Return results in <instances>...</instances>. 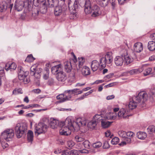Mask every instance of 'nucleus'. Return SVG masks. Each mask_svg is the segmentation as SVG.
<instances>
[{"mask_svg":"<svg viewBox=\"0 0 155 155\" xmlns=\"http://www.w3.org/2000/svg\"><path fill=\"white\" fill-rule=\"evenodd\" d=\"M103 147L104 149L108 148L110 147L108 142L107 141L104 142Z\"/></svg>","mask_w":155,"mask_h":155,"instance_id":"52","label":"nucleus"},{"mask_svg":"<svg viewBox=\"0 0 155 155\" xmlns=\"http://www.w3.org/2000/svg\"><path fill=\"white\" fill-rule=\"evenodd\" d=\"M72 69L71 63L70 61H68L64 63V69L67 72H70Z\"/></svg>","mask_w":155,"mask_h":155,"instance_id":"28","label":"nucleus"},{"mask_svg":"<svg viewBox=\"0 0 155 155\" xmlns=\"http://www.w3.org/2000/svg\"><path fill=\"white\" fill-rule=\"evenodd\" d=\"M116 84L117 83L116 82L110 83L107 85L105 86L104 87H105V88H107L108 87H111L116 85Z\"/></svg>","mask_w":155,"mask_h":155,"instance_id":"53","label":"nucleus"},{"mask_svg":"<svg viewBox=\"0 0 155 155\" xmlns=\"http://www.w3.org/2000/svg\"><path fill=\"white\" fill-rule=\"evenodd\" d=\"M62 151L60 149H58L54 151V153L55 154L62 153Z\"/></svg>","mask_w":155,"mask_h":155,"instance_id":"64","label":"nucleus"},{"mask_svg":"<svg viewBox=\"0 0 155 155\" xmlns=\"http://www.w3.org/2000/svg\"><path fill=\"white\" fill-rule=\"evenodd\" d=\"M84 11L86 14H89L90 12V10L91 8V4L90 1L89 0H86L84 4Z\"/></svg>","mask_w":155,"mask_h":155,"instance_id":"16","label":"nucleus"},{"mask_svg":"<svg viewBox=\"0 0 155 155\" xmlns=\"http://www.w3.org/2000/svg\"><path fill=\"white\" fill-rule=\"evenodd\" d=\"M14 135L13 130L7 129L3 131L1 134V136L7 141H9L12 139Z\"/></svg>","mask_w":155,"mask_h":155,"instance_id":"7","label":"nucleus"},{"mask_svg":"<svg viewBox=\"0 0 155 155\" xmlns=\"http://www.w3.org/2000/svg\"><path fill=\"white\" fill-rule=\"evenodd\" d=\"M143 70L142 67L137 69L131 70L129 71V73L131 75L137 74L142 72Z\"/></svg>","mask_w":155,"mask_h":155,"instance_id":"23","label":"nucleus"},{"mask_svg":"<svg viewBox=\"0 0 155 155\" xmlns=\"http://www.w3.org/2000/svg\"><path fill=\"white\" fill-rule=\"evenodd\" d=\"M48 2L49 6L51 7H53V0H48Z\"/></svg>","mask_w":155,"mask_h":155,"instance_id":"56","label":"nucleus"},{"mask_svg":"<svg viewBox=\"0 0 155 155\" xmlns=\"http://www.w3.org/2000/svg\"><path fill=\"white\" fill-rule=\"evenodd\" d=\"M137 136L138 138L140 139L143 140L147 137L146 133L143 132H140L137 133Z\"/></svg>","mask_w":155,"mask_h":155,"instance_id":"32","label":"nucleus"},{"mask_svg":"<svg viewBox=\"0 0 155 155\" xmlns=\"http://www.w3.org/2000/svg\"><path fill=\"white\" fill-rule=\"evenodd\" d=\"M90 11L89 14H91V16L93 17L98 16L101 14L100 7L96 5L92 6Z\"/></svg>","mask_w":155,"mask_h":155,"instance_id":"10","label":"nucleus"},{"mask_svg":"<svg viewBox=\"0 0 155 155\" xmlns=\"http://www.w3.org/2000/svg\"><path fill=\"white\" fill-rule=\"evenodd\" d=\"M54 79L52 78H49L47 84L50 86H52L54 84Z\"/></svg>","mask_w":155,"mask_h":155,"instance_id":"51","label":"nucleus"},{"mask_svg":"<svg viewBox=\"0 0 155 155\" xmlns=\"http://www.w3.org/2000/svg\"><path fill=\"white\" fill-rule=\"evenodd\" d=\"M104 118L102 117L101 115L99 114H96L94 117V120L97 121V122H101Z\"/></svg>","mask_w":155,"mask_h":155,"instance_id":"35","label":"nucleus"},{"mask_svg":"<svg viewBox=\"0 0 155 155\" xmlns=\"http://www.w3.org/2000/svg\"><path fill=\"white\" fill-rule=\"evenodd\" d=\"M99 66V62L97 60L93 61L91 63V68L93 71H95L97 70Z\"/></svg>","mask_w":155,"mask_h":155,"instance_id":"24","label":"nucleus"},{"mask_svg":"<svg viewBox=\"0 0 155 155\" xmlns=\"http://www.w3.org/2000/svg\"><path fill=\"white\" fill-rule=\"evenodd\" d=\"M80 5L79 2L78 0H75L74 2L73 3V11H75L78 8L79 5Z\"/></svg>","mask_w":155,"mask_h":155,"instance_id":"46","label":"nucleus"},{"mask_svg":"<svg viewBox=\"0 0 155 155\" xmlns=\"http://www.w3.org/2000/svg\"><path fill=\"white\" fill-rule=\"evenodd\" d=\"M113 61L112 53L111 52H107L104 56L101 58L100 60L101 68H105L107 64H110Z\"/></svg>","mask_w":155,"mask_h":155,"instance_id":"3","label":"nucleus"},{"mask_svg":"<svg viewBox=\"0 0 155 155\" xmlns=\"http://www.w3.org/2000/svg\"><path fill=\"white\" fill-rule=\"evenodd\" d=\"M102 146V143L100 142H98L93 144V146L95 148H98Z\"/></svg>","mask_w":155,"mask_h":155,"instance_id":"49","label":"nucleus"},{"mask_svg":"<svg viewBox=\"0 0 155 155\" xmlns=\"http://www.w3.org/2000/svg\"><path fill=\"white\" fill-rule=\"evenodd\" d=\"M48 77L49 73L48 72V71H47L46 73L44 74L43 76V78L44 79L47 80L48 78Z\"/></svg>","mask_w":155,"mask_h":155,"instance_id":"55","label":"nucleus"},{"mask_svg":"<svg viewBox=\"0 0 155 155\" xmlns=\"http://www.w3.org/2000/svg\"><path fill=\"white\" fill-rule=\"evenodd\" d=\"M128 112H126L124 108H121L118 113L117 116L120 119H126L127 118L129 115L128 114Z\"/></svg>","mask_w":155,"mask_h":155,"instance_id":"13","label":"nucleus"},{"mask_svg":"<svg viewBox=\"0 0 155 155\" xmlns=\"http://www.w3.org/2000/svg\"><path fill=\"white\" fill-rule=\"evenodd\" d=\"M23 92L22 89L20 88H15L12 91V94L15 95L18 94H22Z\"/></svg>","mask_w":155,"mask_h":155,"instance_id":"36","label":"nucleus"},{"mask_svg":"<svg viewBox=\"0 0 155 155\" xmlns=\"http://www.w3.org/2000/svg\"><path fill=\"white\" fill-rule=\"evenodd\" d=\"M98 122L95 120H93L91 121L90 122L88 123L89 125H91L92 127L94 128L97 124Z\"/></svg>","mask_w":155,"mask_h":155,"instance_id":"45","label":"nucleus"},{"mask_svg":"<svg viewBox=\"0 0 155 155\" xmlns=\"http://www.w3.org/2000/svg\"><path fill=\"white\" fill-rule=\"evenodd\" d=\"M152 71V69L150 68H148L145 70L144 72V76H146L150 74Z\"/></svg>","mask_w":155,"mask_h":155,"instance_id":"43","label":"nucleus"},{"mask_svg":"<svg viewBox=\"0 0 155 155\" xmlns=\"http://www.w3.org/2000/svg\"><path fill=\"white\" fill-rule=\"evenodd\" d=\"M75 140L77 142H80L84 140V139L79 136H76L75 137Z\"/></svg>","mask_w":155,"mask_h":155,"instance_id":"48","label":"nucleus"},{"mask_svg":"<svg viewBox=\"0 0 155 155\" xmlns=\"http://www.w3.org/2000/svg\"><path fill=\"white\" fill-rule=\"evenodd\" d=\"M90 70L89 68L86 66H84L81 69V73L84 76H87L90 74Z\"/></svg>","mask_w":155,"mask_h":155,"instance_id":"22","label":"nucleus"},{"mask_svg":"<svg viewBox=\"0 0 155 155\" xmlns=\"http://www.w3.org/2000/svg\"><path fill=\"white\" fill-rule=\"evenodd\" d=\"M78 90V89L75 88L72 90H66L65 91V93H68L69 94L70 92H71L72 94H78L82 93L83 91H77Z\"/></svg>","mask_w":155,"mask_h":155,"instance_id":"31","label":"nucleus"},{"mask_svg":"<svg viewBox=\"0 0 155 155\" xmlns=\"http://www.w3.org/2000/svg\"><path fill=\"white\" fill-rule=\"evenodd\" d=\"M124 140L127 143H131V140L130 138H128L126 137V138H124Z\"/></svg>","mask_w":155,"mask_h":155,"instance_id":"57","label":"nucleus"},{"mask_svg":"<svg viewBox=\"0 0 155 155\" xmlns=\"http://www.w3.org/2000/svg\"><path fill=\"white\" fill-rule=\"evenodd\" d=\"M104 82V80H96L94 82L93 84H98L99 83H101Z\"/></svg>","mask_w":155,"mask_h":155,"instance_id":"61","label":"nucleus"},{"mask_svg":"<svg viewBox=\"0 0 155 155\" xmlns=\"http://www.w3.org/2000/svg\"><path fill=\"white\" fill-rule=\"evenodd\" d=\"M119 141V138L117 137H114L113 138L111 141V143L113 145H116L118 143Z\"/></svg>","mask_w":155,"mask_h":155,"instance_id":"42","label":"nucleus"},{"mask_svg":"<svg viewBox=\"0 0 155 155\" xmlns=\"http://www.w3.org/2000/svg\"><path fill=\"white\" fill-rule=\"evenodd\" d=\"M59 124L58 120L51 118L50 120V122L49 123L50 127L52 129L56 128Z\"/></svg>","mask_w":155,"mask_h":155,"instance_id":"20","label":"nucleus"},{"mask_svg":"<svg viewBox=\"0 0 155 155\" xmlns=\"http://www.w3.org/2000/svg\"><path fill=\"white\" fill-rule=\"evenodd\" d=\"M68 93H65V91L63 94H61L56 97V98L58 100H59L60 102H62L69 100L70 99L71 96L69 94H67Z\"/></svg>","mask_w":155,"mask_h":155,"instance_id":"11","label":"nucleus"},{"mask_svg":"<svg viewBox=\"0 0 155 155\" xmlns=\"http://www.w3.org/2000/svg\"><path fill=\"white\" fill-rule=\"evenodd\" d=\"M56 78L58 81L64 82L66 80L67 76L66 74L63 71L62 69L57 73Z\"/></svg>","mask_w":155,"mask_h":155,"instance_id":"12","label":"nucleus"},{"mask_svg":"<svg viewBox=\"0 0 155 155\" xmlns=\"http://www.w3.org/2000/svg\"><path fill=\"white\" fill-rule=\"evenodd\" d=\"M148 47L149 50L151 51L155 50V41H149L148 43Z\"/></svg>","mask_w":155,"mask_h":155,"instance_id":"29","label":"nucleus"},{"mask_svg":"<svg viewBox=\"0 0 155 155\" xmlns=\"http://www.w3.org/2000/svg\"><path fill=\"white\" fill-rule=\"evenodd\" d=\"M143 44L140 42H137L134 45V51L136 52H141L143 50Z\"/></svg>","mask_w":155,"mask_h":155,"instance_id":"15","label":"nucleus"},{"mask_svg":"<svg viewBox=\"0 0 155 155\" xmlns=\"http://www.w3.org/2000/svg\"><path fill=\"white\" fill-rule=\"evenodd\" d=\"M102 127L104 128L108 127L112 122H109L104 118L101 121Z\"/></svg>","mask_w":155,"mask_h":155,"instance_id":"25","label":"nucleus"},{"mask_svg":"<svg viewBox=\"0 0 155 155\" xmlns=\"http://www.w3.org/2000/svg\"><path fill=\"white\" fill-rule=\"evenodd\" d=\"M25 6L24 2L22 1H16L15 2L14 8L15 10L18 12L21 11Z\"/></svg>","mask_w":155,"mask_h":155,"instance_id":"14","label":"nucleus"},{"mask_svg":"<svg viewBox=\"0 0 155 155\" xmlns=\"http://www.w3.org/2000/svg\"><path fill=\"white\" fill-rule=\"evenodd\" d=\"M27 129V126L26 124L24 123L17 124L15 128V130L17 137L18 138H21L24 134L25 131Z\"/></svg>","mask_w":155,"mask_h":155,"instance_id":"4","label":"nucleus"},{"mask_svg":"<svg viewBox=\"0 0 155 155\" xmlns=\"http://www.w3.org/2000/svg\"><path fill=\"white\" fill-rule=\"evenodd\" d=\"M127 137H133L134 135V133L131 131H129L126 132Z\"/></svg>","mask_w":155,"mask_h":155,"instance_id":"54","label":"nucleus"},{"mask_svg":"<svg viewBox=\"0 0 155 155\" xmlns=\"http://www.w3.org/2000/svg\"><path fill=\"white\" fill-rule=\"evenodd\" d=\"M84 147L87 148H89L90 147V143L88 140H86L83 143Z\"/></svg>","mask_w":155,"mask_h":155,"instance_id":"47","label":"nucleus"},{"mask_svg":"<svg viewBox=\"0 0 155 155\" xmlns=\"http://www.w3.org/2000/svg\"><path fill=\"white\" fill-rule=\"evenodd\" d=\"M117 117L116 113H109L106 115V117L107 120H114Z\"/></svg>","mask_w":155,"mask_h":155,"instance_id":"27","label":"nucleus"},{"mask_svg":"<svg viewBox=\"0 0 155 155\" xmlns=\"http://www.w3.org/2000/svg\"><path fill=\"white\" fill-rule=\"evenodd\" d=\"M8 7L7 4L5 2H2L0 4V12H2L5 10Z\"/></svg>","mask_w":155,"mask_h":155,"instance_id":"33","label":"nucleus"},{"mask_svg":"<svg viewBox=\"0 0 155 155\" xmlns=\"http://www.w3.org/2000/svg\"><path fill=\"white\" fill-rule=\"evenodd\" d=\"M35 107V104H32V105H29L27 106H25V107H23V108L24 109H28V108H29L30 107Z\"/></svg>","mask_w":155,"mask_h":155,"instance_id":"58","label":"nucleus"},{"mask_svg":"<svg viewBox=\"0 0 155 155\" xmlns=\"http://www.w3.org/2000/svg\"><path fill=\"white\" fill-rule=\"evenodd\" d=\"M65 0H60L59 1V5L56 6L54 9V14L56 16H58L62 13L63 10L67 9V6L65 4Z\"/></svg>","mask_w":155,"mask_h":155,"instance_id":"6","label":"nucleus"},{"mask_svg":"<svg viewBox=\"0 0 155 155\" xmlns=\"http://www.w3.org/2000/svg\"><path fill=\"white\" fill-rule=\"evenodd\" d=\"M149 97L147 93L144 91H141L138 95L133 96L130 100L129 105L126 107L127 112H130V110L135 108L141 102L142 103H144Z\"/></svg>","mask_w":155,"mask_h":155,"instance_id":"2","label":"nucleus"},{"mask_svg":"<svg viewBox=\"0 0 155 155\" xmlns=\"http://www.w3.org/2000/svg\"><path fill=\"white\" fill-rule=\"evenodd\" d=\"M147 130L150 134L152 133H155V126H150L147 128Z\"/></svg>","mask_w":155,"mask_h":155,"instance_id":"39","label":"nucleus"},{"mask_svg":"<svg viewBox=\"0 0 155 155\" xmlns=\"http://www.w3.org/2000/svg\"><path fill=\"white\" fill-rule=\"evenodd\" d=\"M78 59L79 68H81L85 62V59L83 57H79Z\"/></svg>","mask_w":155,"mask_h":155,"instance_id":"34","label":"nucleus"},{"mask_svg":"<svg viewBox=\"0 0 155 155\" xmlns=\"http://www.w3.org/2000/svg\"><path fill=\"white\" fill-rule=\"evenodd\" d=\"M18 68L19 80L24 82V84H27L30 81L29 76L28 75V72L27 71H24L23 68L21 66L19 67Z\"/></svg>","mask_w":155,"mask_h":155,"instance_id":"5","label":"nucleus"},{"mask_svg":"<svg viewBox=\"0 0 155 155\" xmlns=\"http://www.w3.org/2000/svg\"><path fill=\"white\" fill-rule=\"evenodd\" d=\"M123 57L120 55L116 56L114 58V62L116 65L117 66H122L124 62Z\"/></svg>","mask_w":155,"mask_h":155,"instance_id":"17","label":"nucleus"},{"mask_svg":"<svg viewBox=\"0 0 155 155\" xmlns=\"http://www.w3.org/2000/svg\"><path fill=\"white\" fill-rule=\"evenodd\" d=\"M87 122L85 119L82 120L81 118L77 119L75 121L72 120L70 117H67L65 121L61 122L59 125L61 127L59 133L61 135L68 136L72 131H78L80 127L86 125Z\"/></svg>","mask_w":155,"mask_h":155,"instance_id":"1","label":"nucleus"},{"mask_svg":"<svg viewBox=\"0 0 155 155\" xmlns=\"http://www.w3.org/2000/svg\"><path fill=\"white\" fill-rule=\"evenodd\" d=\"M120 55L124 58V62L127 64H128L133 61V59L128 54L127 51L125 49H123L120 52Z\"/></svg>","mask_w":155,"mask_h":155,"instance_id":"9","label":"nucleus"},{"mask_svg":"<svg viewBox=\"0 0 155 155\" xmlns=\"http://www.w3.org/2000/svg\"><path fill=\"white\" fill-rule=\"evenodd\" d=\"M79 2L80 5L81 6L84 5L86 0H78Z\"/></svg>","mask_w":155,"mask_h":155,"instance_id":"62","label":"nucleus"},{"mask_svg":"<svg viewBox=\"0 0 155 155\" xmlns=\"http://www.w3.org/2000/svg\"><path fill=\"white\" fill-rule=\"evenodd\" d=\"M76 151V150H72L71 151H68L67 150H64L62 151L61 155H70L71 154V152L74 153Z\"/></svg>","mask_w":155,"mask_h":155,"instance_id":"41","label":"nucleus"},{"mask_svg":"<svg viewBox=\"0 0 155 155\" xmlns=\"http://www.w3.org/2000/svg\"><path fill=\"white\" fill-rule=\"evenodd\" d=\"M119 136L123 138H124L127 137L126 132L123 131H120L118 132Z\"/></svg>","mask_w":155,"mask_h":155,"instance_id":"44","label":"nucleus"},{"mask_svg":"<svg viewBox=\"0 0 155 155\" xmlns=\"http://www.w3.org/2000/svg\"><path fill=\"white\" fill-rule=\"evenodd\" d=\"M32 92L35 93L39 94L41 92V90L39 89H34L32 90Z\"/></svg>","mask_w":155,"mask_h":155,"instance_id":"60","label":"nucleus"},{"mask_svg":"<svg viewBox=\"0 0 155 155\" xmlns=\"http://www.w3.org/2000/svg\"><path fill=\"white\" fill-rule=\"evenodd\" d=\"M68 9L70 11H73V2L71 0H68L67 2Z\"/></svg>","mask_w":155,"mask_h":155,"instance_id":"37","label":"nucleus"},{"mask_svg":"<svg viewBox=\"0 0 155 155\" xmlns=\"http://www.w3.org/2000/svg\"><path fill=\"white\" fill-rule=\"evenodd\" d=\"M47 4L46 3V2L43 3L40 8V13L44 14L46 13L47 11Z\"/></svg>","mask_w":155,"mask_h":155,"instance_id":"26","label":"nucleus"},{"mask_svg":"<svg viewBox=\"0 0 155 155\" xmlns=\"http://www.w3.org/2000/svg\"><path fill=\"white\" fill-rule=\"evenodd\" d=\"M62 65L61 64H59L54 66L53 67L51 68V72L52 74H54L57 75V73L58 71H60L61 70Z\"/></svg>","mask_w":155,"mask_h":155,"instance_id":"19","label":"nucleus"},{"mask_svg":"<svg viewBox=\"0 0 155 155\" xmlns=\"http://www.w3.org/2000/svg\"><path fill=\"white\" fill-rule=\"evenodd\" d=\"M35 133L38 134L45 133L46 131L48 126L44 123H39L38 124L35 125Z\"/></svg>","mask_w":155,"mask_h":155,"instance_id":"8","label":"nucleus"},{"mask_svg":"<svg viewBox=\"0 0 155 155\" xmlns=\"http://www.w3.org/2000/svg\"><path fill=\"white\" fill-rule=\"evenodd\" d=\"M35 6V7L32 8V17L34 19H36L38 18L39 14L40 13L39 7H37L38 6Z\"/></svg>","mask_w":155,"mask_h":155,"instance_id":"18","label":"nucleus"},{"mask_svg":"<svg viewBox=\"0 0 155 155\" xmlns=\"http://www.w3.org/2000/svg\"><path fill=\"white\" fill-rule=\"evenodd\" d=\"M115 97L114 96V95H109L107 97V100H111L114 99Z\"/></svg>","mask_w":155,"mask_h":155,"instance_id":"59","label":"nucleus"},{"mask_svg":"<svg viewBox=\"0 0 155 155\" xmlns=\"http://www.w3.org/2000/svg\"><path fill=\"white\" fill-rule=\"evenodd\" d=\"M34 137L33 132L31 130H29L27 133V138L28 142H31L33 140Z\"/></svg>","mask_w":155,"mask_h":155,"instance_id":"30","label":"nucleus"},{"mask_svg":"<svg viewBox=\"0 0 155 155\" xmlns=\"http://www.w3.org/2000/svg\"><path fill=\"white\" fill-rule=\"evenodd\" d=\"M16 68V65L14 63H12L10 64L7 63L5 67V69L6 71L11 70V71L15 70Z\"/></svg>","mask_w":155,"mask_h":155,"instance_id":"21","label":"nucleus"},{"mask_svg":"<svg viewBox=\"0 0 155 155\" xmlns=\"http://www.w3.org/2000/svg\"><path fill=\"white\" fill-rule=\"evenodd\" d=\"M35 59L32 54L28 55L25 60V61L28 62L32 61Z\"/></svg>","mask_w":155,"mask_h":155,"instance_id":"38","label":"nucleus"},{"mask_svg":"<svg viewBox=\"0 0 155 155\" xmlns=\"http://www.w3.org/2000/svg\"><path fill=\"white\" fill-rule=\"evenodd\" d=\"M150 38L152 40H153V41H155V33L151 35L150 36Z\"/></svg>","mask_w":155,"mask_h":155,"instance_id":"63","label":"nucleus"},{"mask_svg":"<svg viewBox=\"0 0 155 155\" xmlns=\"http://www.w3.org/2000/svg\"><path fill=\"white\" fill-rule=\"evenodd\" d=\"M67 145L70 149L74 145V143L72 140H69L67 141Z\"/></svg>","mask_w":155,"mask_h":155,"instance_id":"40","label":"nucleus"},{"mask_svg":"<svg viewBox=\"0 0 155 155\" xmlns=\"http://www.w3.org/2000/svg\"><path fill=\"white\" fill-rule=\"evenodd\" d=\"M110 2L111 4L112 9H114L116 6V0H110Z\"/></svg>","mask_w":155,"mask_h":155,"instance_id":"50","label":"nucleus"}]
</instances>
